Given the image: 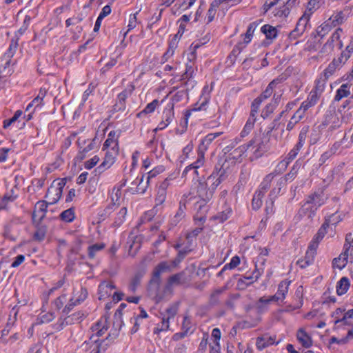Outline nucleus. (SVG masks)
<instances>
[{
    "label": "nucleus",
    "instance_id": "nucleus-1",
    "mask_svg": "<svg viewBox=\"0 0 353 353\" xmlns=\"http://www.w3.org/2000/svg\"><path fill=\"white\" fill-rule=\"evenodd\" d=\"M265 151L261 139L255 137L248 144L240 145L234 149L228 156L230 159H232L234 162L241 161L242 157L247 152H251L254 158H259Z\"/></svg>",
    "mask_w": 353,
    "mask_h": 353
},
{
    "label": "nucleus",
    "instance_id": "nucleus-2",
    "mask_svg": "<svg viewBox=\"0 0 353 353\" xmlns=\"http://www.w3.org/2000/svg\"><path fill=\"white\" fill-rule=\"evenodd\" d=\"M296 4L297 0H266L263 7L266 12H270L274 17L285 19Z\"/></svg>",
    "mask_w": 353,
    "mask_h": 353
},
{
    "label": "nucleus",
    "instance_id": "nucleus-3",
    "mask_svg": "<svg viewBox=\"0 0 353 353\" xmlns=\"http://www.w3.org/2000/svg\"><path fill=\"white\" fill-rule=\"evenodd\" d=\"M328 199V195L323 190H319L308 196L306 201L302 207V210L308 213V216H312L317 210L324 205Z\"/></svg>",
    "mask_w": 353,
    "mask_h": 353
},
{
    "label": "nucleus",
    "instance_id": "nucleus-4",
    "mask_svg": "<svg viewBox=\"0 0 353 353\" xmlns=\"http://www.w3.org/2000/svg\"><path fill=\"white\" fill-rule=\"evenodd\" d=\"M344 37L345 33L343 29L341 28H336L323 46L321 52L325 54H329L334 51L335 48L339 50L342 49L343 47L342 37Z\"/></svg>",
    "mask_w": 353,
    "mask_h": 353
},
{
    "label": "nucleus",
    "instance_id": "nucleus-5",
    "mask_svg": "<svg viewBox=\"0 0 353 353\" xmlns=\"http://www.w3.org/2000/svg\"><path fill=\"white\" fill-rule=\"evenodd\" d=\"M65 185L64 179L54 180L52 183L46 193V198L50 205L56 203L61 199Z\"/></svg>",
    "mask_w": 353,
    "mask_h": 353
},
{
    "label": "nucleus",
    "instance_id": "nucleus-6",
    "mask_svg": "<svg viewBox=\"0 0 353 353\" xmlns=\"http://www.w3.org/2000/svg\"><path fill=\"white\" fill-rule=\"evenodd\" d=\"M178 312V306L174 304L161 312V323L155 330V332H164L169 330L170 321L173 319Z\"/></svg>",
    "mask_w": 353,
    "mask_h": 353
},
{
    "label": "nucleus",
    "instance_id": "nucleus-7",
    "mask_svg": "<svg viewBox=\"0 0 353 353\" xmlns=\"http://www.w3.org/2000/svg\"><path fill=\"white\" fill-rule=\"evenodd\" d=\"M225 179V171L223 169L214 170L207 178V185L213 196L217 187Z\"/></svg>",
    "mask_w": 353,
    "mask_h": 353
},
{
    "label": "nucleus",
    "instance_id": "nucleus-8",
    "mask_svg": "<svg viewBox=\"0 0 353 353\" xmlns=\"http://www.w3.org/2000/svg\"><path fill=\"white\" fill-rule=\"evenodd\" d=\"M221 132L210 133L206 135L201 141L198 148V162L197 164H201L205 152L208 150L209 145L216 137L220 136Z\"/></svg>",
    "mask_w": 353,
    "mask_h": 353
},
{
    "label": "nucleus",
    "instance_id": "nucleus-9",
    "mask_svg": "<svg viewBox=\"0 0 353 353\" xmlns=\"http://www.w3.org/2000/svg\"><path fill=\"white\" fill-rule=\"evenodd\" d=\"M174 117V103L168 104L163 112L162 121L158 124L155 130H163L172 121Z\"/></svg>",
    "mask_w": 353,
    "mask_h": 353
},
{
    "label": "nucleus",
    "instance_id": "nucleus-10",
    "mask_svg": "<svg viewBox=\"0 0 353 353\" xmlns=\"http://www.w3.org/2000/svg\"><path fill=\"white\" fill-rule=\"evenodd\" d=\"M193 186V189L196 190L197 195L204 201H209L212 198L208 185H207V180L203 181L197 180L194 182Z\"/></svg>",
    "mask_w": 353,
    "mask_h": 353
},
{
    "label": "nucleus",
    "instance_id": "nucleus-11",
    "mask_svg": "<svg viewBox=\"0 0 353 353\" xmlns=\"http://www.w3.org/2000/svg\"><path fill=\"white\" fill-rule=\"evenodd\" d=\"M105 154L104 160L102 163L99 166L100 172H103L110 168L116 161L117 157L119 154V150H105Z\"/></svg>",
    "mask_w": 353,
    "mask_h": 353
},
{
    "label": "nucleus",
    "instance_id": "nucleus-12",
    "mask_svg": "<svg viewBox=\"0 0 353 353\" xmlns=\"http://www.w3.org/2000/svg\"><path fill=\"white\" fill-rule=\"evenodd\" d=\"M87 290L83 288H81L79 290L74 292L73 296L70 300V303L65 305L64 312H68L71 307L83 302L87 297Z\"/></svg>",
    "mask_w": 353,
    "mask_h": 353
},
{
    "label": "nucleus",
    "instance_id": "nucleus-13",
    "mask_svg": "<svg viewBox=\"0 0 353 353\" xmlns=\"http://www.w3.org/2000/svg\"><path fill=\"white\" fill-rule=\"evenodd\" d=\"M303 143L301 142H299L293 149H292L290 152L288 153L287 157L283 161H281L278 164V168L280 170H284L288 167V164L294 160L296 157L297 156L300 149L302 148Z\"/></svg>",
    "mask_w": 353,
    "mask_h": 353
},
{
    "label": "nucleus",
    "instance_id": "nucleus-14",
    "mask_svg": "<svg viewBox=\"0 0 353 353\" xmlns=\"http://www.w3.org/2000/svg\"><path fill=\"white\" fill-rule=\"evenodd\" d=\"M346 61L341 59L339 57L338 59H334L331 63L328 65V66L324 70L323 72V78L327 79L332 75L334 74V72L341 66L343 63H345Z\"/></svg>",
    "mask_w": 353,
    "mask_h": 353
},
{
    "label": "nucleus",
    "instance_id": "nucleus-15",
    "mask_svg": "<svg viewBox=\"0 0 353 353\" xmlns=\"http://www.w3.org/2000/svg\"><path fill=\"white\" fill-rule=\"evenodd\" d=\"M123 196V192L121 190V187L120 188H113L111 193V199L112 204L109 205L105 209V214L109 215L115 205H118L120 203V199Z\"/></svg>",
    "mask_w": 353,
    "mask_h": 353
},
{
    "label": "nucleus",
    "instance_id": "nucleus-16",
    "mask_svg": "<svg viewBox=\"0 0 353 353\" xmlns=\"http://www.w3.org/2000/svg\"><path fill=\"white\" fill-rule=\"evenodd\" d=\"M350 245H347L345 244L344 249L345 250L339 256V257L334 259L333 260V267L335 268H338L339 270H342L345 267L347 263L348 259V251Z\"/></svg>",
    "mask_w": 353,
    "mask_h": 353
},
{
    "label": "nucleus",
    "instance_id": "nucleus-17",
    "mask_svg": "<svg viewBox=\"0 0 353 353\" xmlns=\"http://www.w3.org/2000/svg\"><path fill=\"white\" fill-rule=\"evenodd\" d=\"M346 310L344 307H338L331 314L332 321L336 328L344 325Z\"/></svg>",
    "mask_w": 353,
    "mask_h": 353
},
{
    "label": "nucleus",
    "instance_id": "nucleus-18",
    "mask_svg": "<svg viewBox=\"0 0 353 353\" xmlns=\"http://www.w3.org/2000/svg\"><path fill=\"white\" fill-rule=\"evenodd\" d=\"M103 150H119L118 134L115 131H110L108 134V138L105 141Z\"/></svg>",
    "mask_w": 353,
    "mask_h": 353
},
{
    "label": "nucleus",
    "instance_id": "nucleus-19",
    "mask_svg": "<svg viewBox=\"0 0 353 353\" xmlns=\"http://www.w3.org/2000/svg\"><path fill=\"white\" fill-rule=\"evenodd\" d=\"M134 90L132 85H130L118 95V101L115 105L118 110H124L125 109V99L132 94Z\"/></svg>",
    "mask_w": 353,
    "mask_h": 353
},
{
    "label": "nucleus",
    "instance_id": "nucleus-20",
    "mask_svg": "<svg viewBox=\"0 0 353 353\" xmlns=\"http://www.w3.org/2000/svg\"><path fill=\"white\" fill-rule=\"evenodd\" d=\"M311 15L304 12L302 17L299 19L296 27L292 34H301L307 28L308 25Z\"/></svg>",
    "mask_w": 353,
    "mask_h": 353
},
{
    "label": "nucleus",
    "instance_id": "nucleus-21",
    "mask_svg": "<svg viewBox=\"0 0 353 353\" xmlns=\"http://www.w3.org/2000/svg\"><path fill=\"white\" fill-rule=\"evenodd\" d=\"M114 288V285L110 282L104 281L101 283L98 289L99 299H105L110 296Z\"/></svg>",
    "mask_w": 353,
    "mask_h": 353
},
{
    "label": "nucleus",
    "instance_id": "nucleus-22",
    "mask_svg": "<svg viewBox=\"0 0 353 353\" xmlns=\"http://www.w3.org/2000/svg\"><path fill=\"white\" fill-rule=\"evenodd\" d=\"M343 219V216L339 212H336L332 214L330 216L325 219V223L330 228L331 232L330 236L332 237L334 235V228L341 222Z\"/></svg>",
    "mask_w": 353,
    "mask_h": 353
},
{
    "label": "nucleus",
    "instance_id": "nucleus-23",
    "mask_svg": "<svg viewBox=\"0 0 353 353\" xmlns=\"http://www.w3.org/2000/svg\"><path fill=\"white\" fill-rule=\"evenodd\" d=\"M78 143L81 149L82 150L81 152L87 153L95 148L97 147L98 143L95 139L92 140L88 139H82L79 138L78 140Z\"/></svg>",
    "mask_w": 353,
    "mask_h": 353
},
{
    "label": "nucleus",
    "instance_id": "nucleus-24",
    "mask_svg": "<svg viewBox=\"0 0 353 353\" xmlns=\"http://www.w3.org/2000/svg\"><path fill=\"white\" fill-rule=\"evenodd\" d=\"M296 337L299 343H301L305 347H309L312 344L311 336L303 328H301L298 330Z\"/></svg>",
    "mask_w": 353,
    "mask_h": 353
},
{
    "label": "nucleus",
    "instance_id": "nucleus-25",
    "mask_svg": "<svg viewBox=\"0 0 353 353\" xmlns=\"http://www.w3.org/2000/svg\"><path fill=\"white\" fill-rule=\"evenodd\" d=\"M274 343H275V339L273 337L268 335H263L256 339V346L258 350H262Z\"/></svg>",
    "mask_w": 353,
    "mask_h": 353
},
{
    "label": "nucleus",
    "instance_id": "nucleus-26",
    "mask_svg": "<svg viewBox=\"0 0 353 353\" xmlns=\"http://www.w3.org/2000/svg\"><path fill=\"white\" fill-rule=\"evenodd\" d=\"M346 17L343 12L340 11L333 13L326 21L330 24V26H332V28H334L344 23Z\"/></svg>",
    "mask_w": 353,
    "mask_h": 353
},
{
    "label": "nucleus",
    "instance_id": "nucleus-27",
    "mask_svg": "<svg viewBox=\"0 0 353 353\" xmlns=\"http://www.w3.org/2000/svg\"><path fill=\"white\" fill-rule=\"evenodd\" d=\"M179 39L177 38V34H175L172 39L169 42V46L166 52L164 53L163 59L165 61H168L170 59L174 54L175 50L178 46Z\"/></svg>",
    "mask_w": 353,
    "mask_h": 353
},
{
    "label": "nucleus",
    "instance_id": "nucleus-28",
    "mask_svg": "<svg viewBox=\"0 0 353 353\" xmlns=\"http://www.w3.org/2000/svg\"><path fill=\"white\" fill-rule=\"evenodd\" d=\"M48 204V201H38L34 206L33 216L42 219L44 216L46 212L47 211Z\"/></svg>",
    "mask_w": 353,
    "mask_h": 353
},
{
    "label": "nucleus",
    "instance_id": "nucleus-29",
    "mask_svg": "<svg viewBox=\"0 0 353 353\" xmlns=\"http://www.w3.org/2000/svg\"><path fill=\"white\" fill-rule=\"evenodd\" d=\"M351 85L346 83H343L336 90L334 100L336 101H341L343 98L347 97L350 94Z\"/></svg>",
    "mask_w": 353,
    "mask_h": 353
},
{
    "label": "nucleus",
    "instance_id": "nucleus-30",
    "mask_svg": "<svg viewBox=\"0 0 353 353\" xmlns=\"http://www.w3.org/2000/svg\"><path fill=\"white\" fill-rule=\"evenodd\" d=\"M353 340V327L348 330L347 335L345 337L337 338L332 336L330 340V343H337L339 345H345Z\"/></svg>",
    "mask_w": 353,
    "mask_h": 353
},
{
    "label": "nucleus",
    "instance_id": "nucleus-31",
    "mask_svg": "<svg viewBox=\"0 0 353 353\" xmlns=\"http://www.w3.org/2000/svg\"><path fill=\"white\" fill-rule=\"evenodd\" d=\"M182 278V274H176L171 276L165 287V293L171 294L172 288L179 285Z\"/></svg>",
    "mask_w": 353,
    "mask_h": 353
},
{
    "label": "nucleus",
    "instance_id": "nucleus-32",
    "mask_svg": "<svg viewBox=\"0 0 353 353\" xmlns=\"http://www.w3.org/2000/svg\"><path fill=\"white\" fill-rule=\"evenodd\" d=\"M261 30L265 35L266 39L270 41L274 39L278 35L277 29L268 24L263 26Z\"/></svg>",
    "mask_w": 353,
    "mask_h": 353
},
{
    "label": "nucleus",
    "instance_id": "nucleus-33",
    "mask_svg": "<svg viewBox=\"0 0 353 353\" xmlns=\"http://www.w3.org/2000/svg\"><path fill=\"white\" fill-rule=\"evenodd\" d=\"M259 108H260V100L254 99V101L252 103L250 115L246 122L247 124L252 125L254 126V124L256 119V114L258 112Z\"/></svg>",
    "mask_w": 353,
    "mask_h": 353
},
{
    "label": "nucleus",
    "instance_id": "nucleus-34",
    "mask_svg": "<svg viewBox=\"0 0 353 353\" xmlns=\"http://www.w3.org/2000/svg\"><path fill=\"white\" fill-rule=\"evenodd\" d=\"M350 283L347 277H342L336 284V293L341 296L345 294L349 290Z\"/></svg>",
    "mask_w": 353,
    "mask_h": 353
},
{
    "label": "nucleus",
    "instance_id": "nucleus-35",
    "mask_svg": "<svg viewBox=\"0 0 353 353\" xmlns=\"http://www.w3.org/2000/svg\"><path fill=\"white\" fill-rule=\"evenodd\" d=\"M100 343L98 339H95L94 336H92L88 343L83 345L85 346V349L90 350V353H100Z\"/></svg>",
    "mask_w": 353,
    "mask_h": 353
},
{
    "label": "nucleus",
    "instance_id": "nucleus-36",
    "mask_svg": "<svg viewBox=\"0 0 353 353\" xmlns=\"http://www.w3.org/2000/svg\"><path fill=\"white\" fill-rule=\"evenodd\" d=\"M222 1L223 0H214L211 3L206 16L207 23H210L213 21L216 13L217 8Z\"/></svg>",
    "mask_w": 353,
    "mask_h": 353
},
{
    "label": "nucleus",
    "instance_id": "nucleus-37",
    "mask_svg": "<svg viewBox=\"0 0 353 353\" xmlns=\"http://www.w3.org/2000/svg\"><path fill=\"white\" fill-rule=\"evenodd\" d=\"M291 281L288 280L282 281L279 285L276 292V294L281 299V302L284 301L286 297V295L288 292L289 286L290 285Z\"/></svg>",
    "mask_w": 353,
    "mask_h": 353
},
{
    "label": "nucleus",
    "instance_id": "nucleus-38",
    "mask_svg": "<svg viewBox=\"0 0 353 353\" xmlns=\"http://www.w3.org/2000/svg\"><path fill=\"white\" fill-rule=\"evenodd\" d=\"M106 319H101L92 327L93 332H94L97 336H102L104 334L105 331L107 330L108 327L106 325Z\"/></svg>",
    "mask_w": 353,
    "mask_h": 353
},
{
    "label": "nucleus",
    "instance_id": "nucleus-39",
    "mask_svg": "<svg viewBox=\"0 0 353 353\" xmlns=\"http://www.w3.org/2000/svg\"><path fill=\"white\" fill-rule=\"evenodd\" d=\"M161 104V103H160L157 99L153 100L152 102L149 103L142 111L138 113L137 117H141L143 114L154 112L156 108L159 107Z\"/></svg>",
    "mask_w": 353,
    "mask_h": 353
},
{
    "label": "nucleus",
    "instance_id": "nucleus-40",
    "mask_svg": "<svg viewBox=\"0 0 353 353\" xmlns=\"http://www.w3.org/2000/svg\"><path fill=\"white\" fill-rule=\"evenodd\" d=\"M22 114L23 112L21 110L16 111L12 118L3 121V128H8L11 125H15L16 127H19V125H17V123H19L18 120L22 116Z\"/></svg>",
    "mask_w": 353,
    "mask_h": 353
},
{
    "label": "nucleus",
    "instance_id": "nucleus-41",
    "mask_svg": "<svg viewBox=\"0 0 353 353\" xmlns=\"http://www.w3.org/2000/svg\"><path fill=\"white\" fill-rule=\"evenodd\" d=\"M276 83H277V82L275 80L270 82L269 83V85H268V87L266 88V89L265 90V91L259 97H257L256 99L260 100V105L261 104L262 101L264 99H268V97H270L272 95V94L273 92L274 88Z\"/></svg>",
    "mask_w": 353,
    "mask_h": 353
},
{
    "label": "nucleus",
    "instance_id": "nucleus-42",
    "mask_svg": "<svg viewBox=\"0 0 353 353\" xmlns=\"http://www.w3.org/2000/svg\"><path fill=\"white\" fill-rule=\"evenodd\" d=\"M277 105V99H274L262 110L261 117L263 119L268 117L274 110Z\"/></svg>",
    "mask_w": 353,
    "mask_h": 353
},
{
    "label": "nucleus",
    "instance_id": "nucleus-43",
    "mask_svg": "<svg viewBox=\"0 0 353 353\" xmlns=\"http://www.w3.org/2000/svg\"><path fill=\"white\" fill-rule=\"evenodd\" d=\"M353 53V36L350 37L348 44L345 50L341 52V57L347 61Z\"/></svg>",
    "mask_w": 353,
    "mask_h": 353
},
{
    "label": "nucleus",
    "instance_id": "nucleus-44",
    "mask_svg": "<svg viewBox=\"0 0 353 353\" xmlns=\"http://www.w3.org/2000/svg\"><path fill=\"white\" fill-rule=\"evenodd\" d=\"M326 80L327 79H325L323 77H320L319 79H318L316 81L315 86L312 91L314 92V93H316L321 96L325 90Z\"/></svg>",
    "mask_w": 353,
    "mask_h": 353
},
{
    "label": "nucleus",
    "instance_id": "nucleus-45",
    "mask_svg": "<svg viewBox=\"0 0 353 353\" xmlns=\"http://www.w3.org/2000/svg\"><path fill=\"white\" fill-rule=\"evenodd\" d=\"M333 28L330 24L325 21L320 26L317 28L316 32L318 36L321 38H323Z\"/></svg>",
    "mask_w": 353,
    "mask_h": 353
},
{
    "label": "nucleus",
    "instance_id": "nucleus-46",
    "mask_svg": "<svg viewBox=\"0 0 353 353\" xmlns=\"http://www.w3.org/2000/svg\"><path fill=\"white\" fill-rule=\"evenodd\" d=\"M143 181V176L141 177H137L132 183V185H136V188H131L133 192L143 193L145 191V188L147 185H142L141 183Z\"/></svg>",
    "mask_w": 353,
    "mask_h": 353
},
{
    "label": "nucleus",
    "instance_id": "nucleus-47",
    "mask_svg": "<svg viewBox=\"0 0 353 353\" xmlns=\"http://www.w3.org/2000/svg\"><path fill=\"white\" fill-rule=\"evenodd\" d=\"M263 196V193L261 191L256 192L252 199V206L254 210H258L261 208L262 205V197Z\"/></svg>",
    "mask_w": 353,
    "mask_h": 353
},
{
    "label": "nucleus",
    "instance_id": "nucleus-48",
    "mask_svg": "<svg viewBox=\"0 0 353 353\" xmlns=\"http://www.w3.org/2000/svg\"><path fill=\"white\" fill-rule=\"evenodd\" d=\"M197 162H198V159L193 163L187 166L183 172V175H186L188 174V172L192 170H193L194 174H198L197 169L203 165L204 162H205V157H203L202 163L201 165L197 164Z\"/></svg>",
    "mask_w": 353,
    "mask_h": 353
},
{
    "label": "nucleus",
    "instance_id": "nucleus-49",
    "mask_svg": "<svg viewBox=\"0 0 353 353\" xmlns=\"http://www.w3.org/2000/svg\"><path fill=\"white\" fill-rule=\"evenodd\" d=\"M239 263H240L239 257L237 256H233L231 259L230 262L224 265L222 270L219 273V274L220 275L223 271H225L226 270H228V269L232 270V269L235 268L236 267H237V265H239Z\"/></svg>",
    "mask_w": 353,
    "mask_h": 353
},
{
    "label": "nucleus",
    "instance_id": "nucleus-50",
    "mask_svg": "<svg viewBox=\"0 0 353 353\" xmlns=\"http://www.w3.org/2000/svg\"><path fill=\"white\" fill-rule=\"evenodd\" d=\"M270 303L268 300L267 297L263 296L259 299L256 303V307L259 312H264L268 310V305Z\"/></svg>",
    "mask_w": 353,
    "mask_h": 353
},
{
    "label": "nucleus",
    "instance_id": "nucleus-51",
    "mask_svg": "<svg viewBox=\"0 0 353 353\" xmlns=\"http://www.w3.org/2000/svg\"><path fill=\"white\" fill-rule=\"evenodd\" d=\"M320 7V1L319 0H310L308 3L307 8L305 10V12L312 15L314 12L317 10Z\"/></svg>",
    "mask_w": 353,
    "mask_h": 353
},
{
    "label": "nucleus",
    "instance_id": "nucleus-52",
    "mask_svg": "<svg viewBox=\"0 0 353 353\" xmlns=\"http://www.w3.org/2000/svg\"><path fill=\"white\" fill-rule=\"evenodd\" d=\"M165 170V168L163 166L160 165L154 168L153 170H150L148 173L147 176V180H146V185H148L150 182V180L154 177H155L157 175L162 173Z\"/></svg>",
    "mask_w": 353,
    "mask_h": 353
},
{
    "label": "nucleus",
    "instance_id": "nucleus-53",
    "mask_svg": "<svg viewBox=\"0 0 353 353\" xmlns=\"http://www.w3.org/2000/svg\"><path fill=\"white\" fill-rule=\"evenodd\" d=\"M54 319V314L51 312H42L39 316V320L41 323H47L52 321Z\"/></svg>",
    "mask_w": 353,
    "mask_h": 353
},
{
    "label": "nucleus",
    "instance_id": "nucleus-54",
    "mask_svg": "<svg viewBox=\"0 0 353 353\" xmlns=\"http://www.w3.org/2000/svg\"><path fill=\"white\" fill-rule=\"evenodd\" d=\"M105 245L103 243H96L88 248V255L90 258H94L99 251L103 250Z\"/></svg>",
    "mask_w": 353,
    "mask_h": 353
},
{
    "label": "nucleus",
    "instance_id": "nucleus-55",
    "mask_svg": "<svg viewBox=\"0 0 353 353\" xmlns=\"http://www.w3.org/2000/svg\"><path fill=\"white\" fill-rule=\"evenodd\" d=\"M127 214V208L125 207H123L120 209L119 212L117 214L115 223L117 225H120L122 224L125 220V216Z\"/></svg>",
    "mask_w": 353,
    "mask_h": 353
},
{
    "label": "nucleus",
    "instance_id": "nucleus-56",
    "mask_svg": "<svg viewBox=\"0 0 353 353\" xmlns=\"http://www.w3.org/2000/svg\"><path fill=\"white\" fill-rule=\"evenodd\" d=\"M61 217L65 222H71L74 219V214L72 209H68L61 214Z\"/></svg>",
    "mask_w": 353,
    "mask_h": 353
},
{
    "label": "nucleus",
    "instance_id": "nucleus-57",
    "mask_svg": "<svg viewBox=\"0 0 353 353\" xmlns=\"http://www.w3.org/2000/svg\"><path fill=\"white\" fill-rule=\"evenodd\" d=\"M319 243L314 241L313 239L311 241L307 251V257L310 256L311 258H314L316 254V249L319 246Z\"/></svg>",
    "mask_w": 353,
    "mask_h": 353
},
{
    "label": "nucleus",
    "instance_id": "nucleus-58",
    "mask_svg": "<svg viewBox=\"0 0 353 353\" xmlns=\"http://www.w3.org/2000/svg\"><path fill=\"white\" fill-rule=\"evenodd\" d=\"M46 95V92L41 90L37 95V97H35L31 102L32 104H34V109H36L37 107H39L42 105L43 98Z\"/></svg>",
    "mask_w": 353,
    "mask_h": 353
},
{
    "label": "nucleus",
    "instance_id": "nucleus-59",
    "mask_svg": "<svg viewBox=\"0 0 353 353\" xmlns=\"http://www.w3.org/2000/svg\"><path fill=\"white\" fill-rule=\"evenodd\" d=\"M170 270V265L165 262L161 263L155 269L154 276H159V275L167 270Z\"/></svg>",
    "mask_w": 353,
    "mask_h": 353
},
{
    "label": "nucleus",
    "instance_id": "nucleus-60",
    "mask_svg": "<svg viewBox=\"0 0 353 353\" xmlns=\"http://www.w3.org/2000/svg\"><path fill=\"white\" fill-rule=\"evenodd\" d=\"M100 158L95 155L92 157L90 159L86 161L84 163L85 168L90 170L94 167L99 161Z\"/></svg>",
    "mask_w": 353,
    "mask_h": 353
},
{
    "label": "nucleus",
    "instance_id": "nucleus-61",
    "mask_svg": "<svg viewBox=\"0 0 353 353\" xmlns=\"http://www.w3.org/2000/svg\"><path fill=\"white\" fill-rule=\"evenodd\" d=\"M166 199V192L163 189H159L156 197V205H161L164 203Z\"/></svg>",
    "mask_w": 353,
    "mask_h": 353
},
{
    "label": "nucleus",
    "instance_id": "nucleus-62",
    "mask_svg": "<svg viewBox=\"0 0 353 353\" xmlns=\"http://www.w3.org/2000/svg\"><path fill=\"white\" fill-rule=\"evenodd\" d=\"M231 213V209L226 208L224 211L219 213L215 218L219 219L221 222H223L230 217Z\"/></svg>",
    "mask_w": 353,
    "mask_h": 353
},
{
    "label": "nucleus",
    "instance_id": "nucleus-63",
    "mask_svg": "<svg viewBox=\"0 0 353 353\" xmlns=\"http://www.w3.org/2000/svg\"><path fill=\"white\" fill-rule=\"evenodd\" d=\"M241 37L243 39V41H241L238 43V47L240 48H244L247 44H248L253 37L251 34L245 32V34H242Z\"/></svg>",
    "mask_w": 353,
    "mask_h": 353
},
{
    "label": "nucleus",
    "instance_id": "nucleus-64",
    "mask_svg": "<svg viewBox=\"0 0 353 353\" xmlns=\"http://www.w3.org/2000/svg\"><path fill=\"white\" fill-rule=\"evenodd\" d=\"M344 325L353 326V309L346 311Z\"/></svg>",
    "mask_w": 353,
    "mask_h": 353
}]
</instances>
